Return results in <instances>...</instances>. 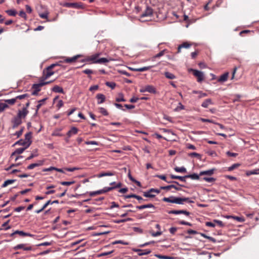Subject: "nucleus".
Here are the masks:
<instances>
[{
	"mask_svg": "<svg viewBox=\"0 0 259 259\" xmlns=\"http://www.w3.org/2000/svg\"><path fill=\"white\" fill-rule=\"evenodd\" d=\"M185 202H187L190 203H194V201L190 200V199L188 197H174V203L183 204Z\"/></svg>",
	"mask_w": 259,
	"mask_h": 259,
	"instance_id": "nucleus-1",
	"label": "nucleus"
},
{
	"mask_svg": "<svg viewBox=\"0 0 259 259\" xmlns=\"http://www.w3.org/2000/svg\"><path fill=\"white\" fill-rule=\"evenodd\" d=\"M110 245H105L104 247L100 248L99 250H98V252H100V253H98V258L104 256L109 255L113 252V250H108V251H106V250L103 251L104 249L110 247Z\"/></svg>",
	"mask_w": 259,
	"mask_h": 259,
	"instance_id": "nucleus-2",
	"label": "nucleus"
},
{
	"mask_svg": "<svg viewBox=\"0 0 259 259\" xmlns=\"http://www.w3.org/2000/svg\"><path fill=\"white\" fill-rule=\"evenodd\" d=\"M45 83H41V81L38 83L33 84L32 86V89H33V91L32 92V95H37L38 93L41 90V87L45 85Z\"/></svg>",
	"mask_w": 259,
	"mask_h": 259,
	"instance_id": "nucleus-3",
	"label": "nucleus"
},
{
	"mask_svg": "<svg viewBox=\"0 0 259 259\" xmlns=\"http://www.w3.org/2000/svg\"><path fill=\"white\" fill-rule=\"evenodd\" d=\"M122 185V184L121 183H118L115 185V186L110 187H105L103 189L98 190V194H102L103 193H105L107 192H108L110 190H112L114 189L117 188H120Z\"/></svg>",
	"mask_w": 259,
	"mask_h": 259,
	"instance_id": "nucleus-4",
	"label": "nucleus"
},
{
	"mask_svg": "<svg viewBox=\"0 0 259 259\" xmlns=\"http://www.w3.org/2000/svg\"><path fill=\"white\" fill-rule=\"evenodd\" d=\"M150 192H154L157 194L160 193V190L154 188H151L149 190L144 192H143V196L146 197H150V198H153L155 196V195L153 194H150Z\"/></svg>",
	"mask_w": 259,
	"mask_h": 259,
	"instance_id": "nucleus-5",
	"label": "nucleus"
},
{
	"mask_svg": "<svg viewBox=\"0 0 259 259\" xmlns=\"http://www.w3.org/2000/svg\"><path fill=\"white\" fill-rule=\"evenodd\" d=\"M192 71L193 75L197 77L198 82H201L203 80L204 75L202 72L195 69H192Z\"/></svg>",
	"mask_w": 259,
	"mask_h": 259,
	"instance_id": "nucleus-6",
	"label": "nucleus"
},
{
	"mask_svg": "<svg viewBox=\"0 0 259 259\" xmlns=\"http://www.w3.org/2000/svg\"><path fill=\"white\" fill-rule=\"evenodd\" d=\"M132 250L134 252H138V255L139 256H142L143 255H147L151 252V250L149 249H141L133 248Z\"/></svg>",
	"mask_w": 259,
	"mask_h": 259,
	"instance_id": "nucleus-7",
	"label": "nucleus"
},
{
	"mask_svg": "<svg viewBox=\"0 0 259 259\" xmlns=\"http://www.w3.org/2000/svg\"><path fill=\"white\" fill-rule=\"evenodd\" d=\"M168 213L175 214H184L187 216H189L190 214V212L186 210H171L169 211Z\"/></svg>",
	"mask_w": 259,
	"mask_h": 259,
	"instance_id": "nucleus-8",
	"label": "nucleus"
},
{
	"mask_svg": "<svg viewBox=\"0 0 259 259\" xmlns=\"http://www.w3.org/2000/svg\"><path fill=\"white\" fill-rule=\"evenodd\" d=\"M22 118L18 116L17 115L13 118L12 120L13 123V128H15L18 126L22 123Z\"/></svg>",
	"mask_w": 259,
	"mask_h": 259,
	"instance_id": "nucleus-9",
	"label": "nucleus"
},
{
	"mask_svg": "<svg viewBox=\"0 0 259 259\" xmlns=\"http://www.w3.org/2000/svg\"><path fill=\"white\" fill-rule=\"evenodd\" d=\"M28 110L26 108H23L22 110L18 111L17 116L21 118H24L28 113Z\"/></svg>",
	"mask_w": 259,
	"mask_h": 259,
	"instance_id": "nucleus-10",
	"label": "nucleus"
},
{
	"mask_svg": "<svg viewBox=\"0 0 259 259\" xmlns=\"http://www.w3.org/2000/svg\"><path fill=\"white\" fill-rule=\"evenodd\" d=\"M153 13V9L150 7H147L145 12L141 15V17H151Z\"/></svg>",
	"mask_w": 259,
	"mask_h": 259,
	"instance_id": "nucleus-11",
	"label": "nucleus"
},
{
	"mask_svg": "<svg viewBox=\"0 0 259 259\" xmlns=\"http://www.w3.org/2000/svg\"><path fill=\"white\" fill-rule=\"evenodd\" d=\"M172 188V189H175L177 191H181L182 190V189L181 188V187H178L175 185H168V186H161L160 187V189H162V190H166L167 191H169L170 190V189Z\"/></svg>",
	"mask_w": 259,
	"mask_h": 259,
	"instance_id": "nucleus-12",
	"label": "nucleus"
},
{
	"mask_svg": "<svg viewBox=\"0 0 259 259\" xmlns=\"http://www.w3.org/2000/svg\"><path fill=\"white\" fill-rule=\"evenodd\" d=\"M32 133L31 132H29L25 134V141L26 143V147H29L31 145L32 141H31Z\"/></svg>",
	"mask_w": 259,
	"mask_h": 259,
	"instance_id": "nucleus-13",
	"label": "nucleus"
},
{
	"mask_svg": "<svg viewBox=\"0 0 259 259\" xmlns=\"http://www.w3.org/2000/svg\"><path fill=\"white\" fill-rule=\"evenodd\" d=\"M114 59L111 57L106 58H98V64L106 65L110 61H113Z\"/></svg>",
	"mask_w": 259,
	"mask_h": 259,
	"instance_id": "nucleus-14",
	"label": "nucleus"
},
{
	"mask_svg": "<svg viewBox=\"0 0 259 259\" xmlns=\"http://www.w3.org/2000/svg\"><path fill=\"white\" fill-rule=\"evenodd\" d=\"M44 162V160H38L36 163H34L30 164L27 166L28 169H33L35 167L41 166L43 164Z\"/></svg>",
	"mask_w": 259,
	"mask_h": 259,
	"instance_id": "nucleus-15",
	"label": "nucleus"
},
{
	"mask_svg": "<svg viewBox=\"0 0 259 259\" xmlns=\"http://www.w3.org/2000/svg\"><path fill=\"white\" fill-rule=\"evenodd\" d=\"M14 249L15 250L23 249L24 250L27 251V250H31L32 248V247L30 246L25 247V244H18L16 246H15Z\"/></svg>",
	"mask_w": 259,
	"mask_h": 259,
	"instance_id": "nucleus-16",
	"label": "nucleus"
},
{
	"mask_svg": "<svg viewBox=\"0 0 259 259\" xmlns=\"http://www.w3.org/2000/svg\"><path fill=\"white\" fill-rule=\"evenodd\" d=\"M81 56L80 55H77L71 58H66L64 61V62L67 63H71L75 62L78 58Z\"/></svg>",
	"mask_w": 259,
	"mask_h": 259,
	"instance_id": "nucleus-17",
	"label": "nucleus"
},
{
	"mask_svg": "<svg viewBox=\"0 0 259 259\" xmlns=\"http://www.w3.org/2000/svg\"><path fill=\"white\" fill-rule=\"evenodd\" d=\"M15 234H19L21 236H32V235L30 234L25 233L22 231L17 230L11 234V236H13Z\"/></svg>",
	"mask_w": 259,
	"mask_h": 259,
	"instance_id": "nucleus-18",
	"label": "nucleus"
},
{
	"mask_svg": "<svg viewBox=\"0 0 259 259\" xmlns=\"http://www.w3.org/2000/svg\"><path fill=\"white\" fill-rule=\"evenodd\" d=\"M153 66H145L141 68H131L130 69L132 70L137 71V72H143L145 71H147L149 70L150 68H151Z\"/></svg>",
	"mask_w": 259,
	"mask_h": 259,
	"instance_id": "nucleus-19",
	"label": "nucleus"
},
{
	"mask_svg": "<svg viewBox=\"0 0 259 259\" xmlns=\"http://www.w3.org/2000/svg\"><path fill=\"white\" fill-rule=\"evenodd\" d=\"M28 147H26V146L24 147H23V148H18L17 149L15 150V151L13 152L11 155V157H12L13 156L15 155L16 154H20L21 153H22L24 150L27 149Z\"/></svg>",
	"mask_w": 259,
	"mask_h": 259,
	"instance_id": "nucleus-20",
	"label": "nucleus"
},
{
	"mask_svg": "<svg viewBox=\"0 0 259 259\" xmlns=\"http://www.w3.org/2000/svg\"><path fill=\"white\" fill-rule=\"evenodd\" d=\"M124 197L125 199L130 198H134V199L136 198L139 201L144 200V199H143V198L142 197H141L140 196H139V195H137L134 194H130V195H124Z\"/></svg>",
	"mask_w": 259,
	"mask_h": 259,
	"instance_id": "nucleus-21",
	"label": "nucleus"
},
{
	"mask_svg": "<svg viewBox=\"0 0 259 259\" xmlns=\"http://www.w3.org/2000/svg\"><path fill=\"white\" fill-rule=\"evenodd\" d=\"M214 170L215 169L214 168H212V169H209L207 170L201 171L200 172L199 175L200 176H203V175L211 176L213 174Z\"/></svg>",
	"mask_w": 259,
	"mask_h": 259,
	"instance_id": "nucleus-22",
	"label": "nucleus"
},
{
	"mask_svg": "<svg viewBox=\"0 0 259 259\" xmlns=\"http://www.w3.org/2000/svg\"><path fill=\"white\" fill-rule=\"evenodd\" d=\"M64 6L68 7V8H79L81 6L78 3H66L64 4Z\"/></svg>",
	"mask_w": 259,
	"mask_h": 259,
	"instance_id": "nucleus-23",
	"label": "nucleus"
},
{
	"mask_svg": "<svg viewBox=\"0 0 259 259\" xmlns=\"http://www.w3.org/2000/svg\"><path fill=\"white\" fill-rule=\"evenodd\" d=\"M229 73L228 72L225 73L220 76L218 81L220 82H224L227 81Z\"/></svg>",
	"mask_w": 259,
	"mask_h": 259,
	"instance_id": "nucleus-24",
	"label": "nucleus"
},
{
	"mask_svg": "<svg viewBox=\"0 0 259 259\" xmlns=\"http://www.w3.org/2000/svg\"><path fill=\"white\" fill-rule=\"evenodd\" d=\"M85 61H92L94 63H97V54H95L93 57L81 60L82 62Z\"/></svg>",
	"mask_w": 259,
	"mask_h": 259,
	"instance_id": "nucleus-25",
	"label": "nucleus"
},
{
	"mask_svg": "<svg viewBox=\"0 0 259 259\" xmlns=\"http://www.w3.org/2000/svg\"><path fill=\"white\" fill-rule=\"evenodd\" d=\"M114 175V173L111 171H107L105 172H101L98 174V178H101L105 176H112Z\"/></svg>",
	"mask_w": 259,
	"mask_h": 259,
	"instance_id": "nucleus-26",
	"label": "nucleus"
},
{
	"mask_svg": "<svg viewBox=\"0 0 259 259\" xmlns=\"http://www.w3.org/2000/svg\"><path fill=\"white\" fill-rule=\"evenodd\" d=\"M136 208L138 209H143L144 208H155V206L153 204L151 203L147 204H144L140 206H137Z\"/></svg>",
	"mask_w": 259,
	"mask_h": 259,
	"instance_id": "nucleus-27",
	"label": "nucleus"
},
{
	"mask_svg": "<svg viewBox=\"0 0 259 259\" xmlns=\"http://www.w3.org/2000/svg\"><path fill=\"white\" fill-rule=\"evenodd\" d=\"M44 79H47L49 77H50L51 76L54 74V72L52 71V70H47L46 69V73H45V71H44Z\"/></svg>",
	"mask_w": 259,
	"mask_h": 259,
	"instance_id": "nucleus-28",
	"label": "nucleus"
},
{
	"mask_svg": "<svg viewBox=\"0 0 259 259\" xmlns=\"http://www.w3.org/2000/svg\"><path fill=\"white\" fill-rule=\"evenodd\" d=\"M78 129L75 127H72L67 133V135L68 137H70L73 135H75L77 133Z\"/></svg>",
	"mask_w": 259,
	"mask_h": 259,
	"instance_id": "nucleus-29",
	"label": "nucleus"
},
{
	"mask_svg": "<svg viewBox=\"0 0 259 259\" xmlns=\"http://www.w3.org/2000/svg\"><path fill=\"white\" fill-rule=\"evenodd\" d=\"M146 92L150 93L155 94L156 92L155 88L151 85H148L145 86Z\"/></svg>",
	"mask_w": 259,
	"mask_h": 259,
	"instance_id": "nucleus-30",
	"label": "nucleus"
},
{
	"mask_svg": "<svg viewBox=\"0 0 259 259\" xmlns=\"http://www.w3.org/2000/svg\"><path fill=\"white\" fill-rule=\"evenodd\" d=\"M170 177L172 179H178L182 182H186V175L185 176H175L174 175H170Z\"/></svg>",
	"mask_w": 259,
	"mask_h": 259,
	"instance_id": "nucleus-31",
	"label": "nucleus"
},
{
	"mask_svg": "<svg viewBox=\"0 0 259 259\" xmlns=\"http://www.w3.org/2000/svg\"><path fill=\"white\" fill-rule=\"evenodd\" d=\"M52 91L55 93H64V91L62 88L58 86L55 85L52 89Z\"/></svg>",
	"mask_w": 259,
	"mask_h": 259,
	"instance_id": "nucleus-32",
	"label": "nucleus"
},
{
	"mask_svg": "<svg viewBox=\"0 0 259 259\" xmlns=\"http://www.w3.org/2000/svg\"><path fill=\"white\" fill-rule=\"evenodd\" d=\"M213 104V103L210 99L205 100L201 104L202 107L204 108H207L209 105Z\"/></svg>",
	"mask_w": 259,
	"mask_h": 259,
	"instance_id": "nucleus-33",
	"label": "nucleus"
},
{
	"mask_svg": "<svg viewBox=\"0 0 259 259\" xmlns=\"http://www.w3.org/2000/svg\"><path fill=\"white\" fill-rule=\"evenodd\" d=\"M174 170L178 172H182V173H186L187 172L186 168L184 167H175L174 168Z\"/></svg>",
	"mask_w": 259,
	"mask_h": 259,
	"instance_id": "nucleus-34",
	"label": "nucleus"
},
{
	"mask_svg": "<svg viewBox=\"0 0 259 259\" xmlns=\"http://www.w3.org/2000/svg\"><path fill=\"white\" fill-rule=\"evenodd\" d=\"M200 175H197V174H193L190 175H186L187 178H190L192 180H199Z\"/></svg>",
	"mask_w": 259,
	"mask_h": 259,
	"instance_id": "nucleus-35",
	"label": "nucleus"
},
{
	"mask_svg": "<svg viewBox=\"0 0 259 259\" xmlns=\"http://www.w3.org/2000/svg\"><path fill=\"white\" fill-rule=\"evenodd\" d=\"M47 98H46L38 101V104L36 106V113H37L38 110L41 107L42 104L47 100Z\"/></svg>",
	"mask_w": 259,
	"mask_h": 259,
	"instance_id": "nucleus-36",
	"label": "nucleus"
},
{
	"mask_svg": "<svg viewBox=\"0 0 259 259\" xmlns=\"http://www.w3.org/2000/svg\"><path fill=\"white\" fill-rule=\"evenodd\" d=\"M155 256L159 259H174V257L172 256L163 255L158 254H155Z\"/></svg>",
	"mask_w": 259,
	"mask_h": 259,
	"instance_id": "nucleus-37",
	"label": "nucleus"
},
{
	"mask_svg": "<svg viewBox=\"0 0 259 259\" xmlns=\"http://www.w3.org/2000/svg\"><path fill=\"white\" fill-rule=\"evenodd\" d=\"M164 75L166 78H167L168 79H175L176 77V76L174 74H172L170 72H165L164 73Z\"/></svg>",
	"mask_w": 259,
	"mask_h": 259,
	"instance_id": "nucleus-38",
	"label": "nucleus"
},
{
	"mask_svg": "<svg viewBox=\"0 0 259 259\" xmlns=\"http://www.w3.org/2000/svg\"><path fill=\"white\" fill-rule=\"evenodd\" d=\"M16 145H21V146H23L24 147L26 146V145H27L26 143H25V140H23V139H20V140H18V141H17L14 144L13 146H15Z\"/></svg>",
	"mask_w": 259,
	"mask_h": 259,
	"instance_id": "nucleus-39",
	"label": "nucleus"
},
{
	"mask_svg": "<svg viewBox=\"0 0 259 259\" xmlns=\"http://www.w3.org/2000/svg\"><path fill=\"white\" fill-rule=\"evenodd\" d=\"M115 101L117 102H124L125 100L123 97V95L122 93H120L118 94V97L116 98Z\"/></svg>",
	"mask_w": 259,
	"mask_h": 259,
	"instance_id": "nucleus-40",
	"label": "nucleus"
},
{
	"mask_svg": "<svg viewBox=\"0 0 259 259\" xmlns=\"http://www.w3.org/2000/svg\"><path fill=\"white\" fill-rule=\"evenodd\" d=\"M9 107L7 104L3 102H0V112H3L5 109Z\"/></svg>",
	"mask_w": 259,
	"mask_h": 259,
	"instance_id": "nucleus-41",
	"label": "nucleus"
},
{
	"mask_svg": "<svg viewBox=\"0 0 259 259\" xmlns=\"http://www.w3.org/2000/svg\"><path fill=\"white\" fill-rule=\"evenodd\" d=\"M162 200L164 202L173 203L174 201V196H170L169 197H164Z\"/></svg>",
	"mask_w": 259,
	"mask_h": 259,
	"instance_id": "nucleus-42",
	"label": "nucleus"
},
{
	"mask_svg": "<svg viewBox=\"0 0 259 259\" xmlns=\"http://www.w3.org/2000/svg\"><path fill=\"white\" fill-rule=\"evenodd\" d=\"M16 181V180H8L6 181L4 184L2 185V187H5L7 186L8 185L13 184L14 182Z\"/></svg>",
	"mask_w": 259,
	"mask_h": 259,
	"instance_id": "nucleus-43",
	"label": "nucleus"
},
{
	"mask_svg": "<svg viewBox=\"0 0 259 259\" xmlns=\"http://www.w3.org/2000/svg\"><path fill=\"white\" fill-rule=\"evenodd\" d=\"M6 12L10 16H15L17 14V12L15 10H8L6 11Z\"/></svg>",
	"mask_w": 259,
	"mask_h": 259,
	"instance_id": "nucleus-44",
	"label": "nucleus"
},
{
	"mask_svg": "<svg viewBox=\"0 0 259 259\" xmlns=\"http://www.w3.org/2000/svg\"><path fill=\"white\" fill-rule=\"evenodd\" d=\"M131 220H132L131 218H126L125 219L115 220V221H114V222L115 223L119 224V223H124V222H125L127 221H131Z\"/></svg>",
	"mask_w": 259,
	"mask_h": 259,
	"instance_id": "nucleus-45",
	"label": "nucleus"
},
{
	"mask_svg": "<svg viewBox=\"0 0 259 259\" xmlns=\"http://www.w3.org/2000/svg\"><path fill=\"white\" fill-rule=\"evenodd\" d=\"M5 101L6 104L13 105L15 103V102L16 101V98H13V99H8V100H5Z\"/></svg>",
	"mask_w": 259,
	"mask_h": 259,
	"instance_id": "nucleus-46",
	"label": "nucleus"
},
{
	"mask_svg": "<svg viewBox=\"0 0 259 259\" xmlns=\"http://www.w3.org/2000/svg\"><path fill=\"white\" fill-rule=\"evenodd\" d=\"M247 175L249 176L250 175H257L259 174V169H255L252 170H250L247 172Z\"/></svg>",
	"mask_w": 259,
	"mask_h": 259,
	"instance_id": "nucleus-47",
	"label": "nucleus"
},
{
	"mask_svg": "<svg viewBox=\"0 0 259 259\" xmlns=\"http://www.w3.org/2000/svg\"><path fill=\"white\" fill-rule=\"evenodd\" d=\"M100 100V101H98V104L102 103L105 100V97L103 94H98V100Z\"/></svg>",
	"mask_w": 259,
	"mask_h": 259,
	"instance_id": "nucleus-48",
	"label": "nucleus"
},
{
	"mask_svg": "<svg viewBox=\"0 0 259 259\" xmlns=\"http://www.w3.org/2000/svg\"><path fill=\"white\" fill-rule=\"evenodd\" d=\"M203 179L205 181H206L207 182H209V183H212V182H214L215 181V179L214 178H212V177H210V178L204 177L203 178Z\"/></svg>",
	"mask_w": 259,
	"mask_h": 259,
	"instance_id": "nucleus-49",
	"label": "nucleus"
},
{
	"mask_svg": "<svg viewBox=\"0 0 259 259\" xmlns=\"http://www.w3.org/2000/svg\"><path fill=\"white\" fill-rule=\"evenodd\" d=\"M166 51V50L164 49L161 51H160L159 53L156 54L153 57V58H160V57L164 55V53Z\"/></svg>",
	"mask_w": 259,
	"mask_h": 259,
	"instance_id": "nucleus-50",
	"label": "nucleus"
},
{
	"mask_svg": "<svg viewBox=\"0 0 259 259\" xmlns=\"http://www.w3.org/2000/svg\"><path fill=\"white\" fill-rule=\"evenodd\" d=\"M100 112L102 113L103 115L107 116L108 115V112L107 110L103 107H101L99 108Z\"/></svg>",
	"mask_w": 259,
	"mask_h": 259,
	"instance_id": "nucleus-51",
	"label": "nucleus"
},
{
	"mask_svg": "<svg viewBox=\"0 0 259 259\" xmlns=\"http://www.w3.org/2000/svg\"><path fill=\"white\" fill-rule=\"evenodd\" d=\"M74 183H75V181H69V182L63 181V182H60V184L62 185H64V186H69L72 184H73Z\"/></svg>",
	"mask_w": 259,
	"mask_h": 259,
	"instance_id": "nucleus-52",
	"label": "nucleus"
},
{
	"mask_svg": "<svg viewBox=\"0 0 259 259\" xmlns=\"http://www.w3.org/2000/svg\"><path fill=\"white\" fill-rule=\"evenodd\" d=\"M189 156L190 157H196L199 159L201 158V155L196 152H192L189 154Z\"/></svg>",
	"mask_w": 259,
	"mask_h": 259,
	"instance_id": "nucleus-53",
	"label": "nucleus"
},
{
	"mask_svg": "<svg viewBox=\"0 0 259 259\" xmlns=\"http://www.w3.org/2000/svg\"><path fill=\"white\" fill-rule=\"evenodd\" d=\"M116 244H124V245H128V243L126 242H124L122 240H117V241H114L112 243V244H113V245Z\"/></svg>",
	"mask_w": 259,
	"mask_h": 259,
	"instance_id": "nucleus-54",
	"label": "nucleus"
},
{
	"mask_svg": "<svg viewBox=\"0 0 259 259\" xmlns=\"http://www.w3.org/2000/svg\"><path fill=\"white\" fill-rule=\"evenodd\" d=\"M110 232V231L109 230H105V232H102V231L98 229V236L107 234L109 233Z\"/></svg>",
	"mask_w": 259,
	"mask_h": 259,
	"instance_id": "nucleus-55",
	"label": "nucleus"
},
{
	"mask_svg": "<svg viewBox=\"0 0 259 259\" xmlns=\"http://www.w3.org/2000/svg\"><path fill=\"white\" fill-rule=\"evenodd\" d=\"M213 222L217 224L218 226L221 227H223L224 226V224L222 221L218 220H214Z\"/></svg>",
	"mask_w": 259,
	"mask_h": 259,
	"instance_id": "nucleus-56",
	"label": "nucleus"
},
{
	"mask_svg": "<svg viewBox=\"0 0 259 259\" xmlns=\"http://www.w3.org/2000/svg\"><path fill=\"white\" fill-rule=\"evenodd\" d=\"M29 97V95L27 94H25L23 95L17 96V97H16V100L17 99L21 100V99H23L25 98L26 97Z\"/></svg>",
	"mask_w": 259,
	"mask_h": 259,
	"instance_id": "nucleus-57",
	"label": "nucleus"
},
{
	"mask_svg": "<svg viewBox=\"0 0 259 259\" xmlns=\"http://www.w3.org/2000/svg\"><path fill=\"white\" fill-rule=\"evenodd\" d=\"M239 165H240V164L238 163L234 164L232 165H231V166L228 167V170L231 171V170L234 169L235 168L238 167Z\"/></svg>",
	"mask_w": 259,
	"mask_h": 259,
	"instance_id": "nucleus-58",
	"label": "nucleus"
},
{
	"mask_svg": "<svg viewBox=\"0 0 259 259\" xmlns=\"http://www.w3.org/2000/svg\"><path fill=\"white\" fill-rule=\"evenodd\" d=\"M133 230L138 233L142 234L143 232V230L139 227H134L133 228Z\"/></svg>",
	"mask_w": 259,
	"mask_h": 259,
	"instance_id": "nucleus-59",
	"label": "nucleus"
},
{
	"mask_svg": "<svg viewBox=\"0 0 259 259\" xmlns=\"http://www.w3.org/2000/svg\"><path fill=\"white\" fill-rule=\"evenodd\" d=\"M106 85L110 87L112 89H114L116 85V84L113 82H106Z\"/></svg>",
	"mask_w": 259,
	"mask_h": 259,
	"instance_id": "nucleus-60",
	"label": "nucleus"
},
{
	"mask_svg": "<svg viewBox=\"0 0 259 259\" xmlns=\"http://www.w3.org/2000/svg\"><path fill=\"white\" fill-rule=\"evenodd\" d=\"M24 129V127H22L20 130L16 132L15 135L17 136L18 138L20 136H21L22 135Z\"/></svg>",
	"mask_w": 259,
	"mask_h": 259,
	"instance_id": "nucleus-61",
	"label": "nucleus"
},
{
	"mask_svg": "<svg viewBox=\"0 0 259 259\" xmlns=\"http://www.w3.org/2000/svg\"><path fill=\"white\" fill-rule=\"evenodd\" d=\"M49 13L46 12L44 13H41L39 14V16L40 18L42 19H47L48 17Z\"/></svg>",
	"mask_w": 259,
	"mask_h": 259,
	"instance_id": "nucleus-62",
	"label": "nucleus"
},
{
	"mask_svg": "<svg viewBox=\"0 0 259 259\" xmlns=\"http://www.w3.org/2000/svg\"><path fill=\"white\" fill-rule=\"evenodd\" d=\"M151 235L153 237H157L160 236L162 234V232L161 231H158L156 232H152L151 233Z\"/></svg>",
	"mask_w": 259,
	"mask_h": 259,
	"instance_id": "nucleus-63",
	"label": "nucleus"
},
{
	"mask_svg": "<svg viewBox=\"0 0 259 259\" xmlns=\"http://www.w3.org/2000/svg\"><path fill=\"white\" fill-rule=\"evenodd\" d=\"M182 48H188L191 46V45L187 42H183L181 45Z\"/></svg>",
	"mask_w": 259,
	"mask_h": 259,
	"instance_id": "nucleus-64",
	"label": "nucleus"
}]
</instances>
